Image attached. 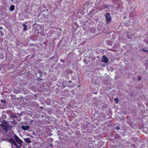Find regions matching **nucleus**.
<instances>
[{
    "mask_svg": "<svg viewBox=\"0 0 148 148\" xmlns=\"http://www.w3.org/2000/svg\"><path fill=\"white\" fill-rule=\"evenodd\" d=\"M101 61L103 62L107 63L108 61V59L105 56H103L101 59Z\"/></svg>",
    "mask_w": 148,
    "mask_h": 148,
    "instance_id": "39448f33",
    "label": "nucleus"
},
{
    "mask_svg": "<svg viewBox=\"0 0 148 148\" xmlns=\"http://www.w3.org/2000/svg\"><path fill=\"white\" fill-rule=\"evenodd\" d=\"M113 41L112 40H107V44L108 45H112Z\"/></svg>",
    "mask_w": 148,
    "mask_h": 148,
    "instance_id": "0eeeda50",
    "label": "nucleus"
},
{
    "mask_svg": "<svg viewBox=\"0 0 148 148\" xmlns=\"http://www.w3.org/2000/svg\"><path fill=\"white\" fill-rule=\"evenodd\" d=\"M42 74H41V75L40 74V77H41L42 76Z\"/></svg>",
    "mask_w": 148,
    "mask_h": 148,
    "instance_id": "a878e982",
    "label": "nucleus"
},
{
    "mask_svg": "<svg viewBox=\"0 0 148 148\" xmlns=\"http://www.w3.org/2000/svg\"><path fill=\"white\" fill-rule=\"evenodd\" d=\"M106 23H110L111 21V17L110 16V14L109 12L106 13L105 14Z\"/></svg>",
    "mask_w": 148,
    "mask_h": 148,
    "instance_id": "f257e3e1",
    "label": "nucleus"
},
{
    "mask_svg": "<svg viewBox=\"0 0 148 148\" xmlns=\"http://www.w3.org/2000/svg\"><path fill=\"white\" fill-rule=\"evenodd\" d=\"M1 59H3V58H4V56L3 55V54L2 53L1 54Z\"/></svg>",
    "mask_w": 148,
    "mask_h": 148,
    "instance_id": "6ab92c4d",
    "label": "nucleus"
},
{
    "mask_svg": "<svg viewBox=\"0 0 148 148\" xmlns=\"http://www.w3.org/2000/svg\"><path fill=\"white\" fill-rule=\"evenodd\" d=\"M24 140L27 143H29L31 142V141L30 140L29 138H25L24 139Z\"/></svg>",
    "mask_w": 148,
    "mask_h": 148,
    "instance_id": "6e6552de",
    "label": "nucleus"
},
{
    "mask_svg": "<svg viewBox=\"0 0 148 148\" xmlns=\"http://www.w3.org/2000/svg\"><path fill=\"white\" fill-rule=\"evenodd\" d=\"M116 129L117 130H119L120 129V127L119 126H117L116 127Z\"/></svg>",
    "mask_w": 148,
    "mask_h": 148,
    "instance_id": "a211bd4d",
    "label": "nucleus"
},
{
    "mask_svg": "<svg viewBox=\"0 0 148 148\" xmlns=\"http://www.w3.org/2000/svg\"><path fill=\"white\" fill-rule=\"evenodd\" d=\"M23 25L24 27L23 30L24 31H26L27 29V26L25 24H23Z\"/></svg>",
    "mask_w": 148,
    "mask_h": 148,
    "instance_id": "9d476101",
    "label": "nucleus"
},
{
    "mask_svg": "<svg viewBox=\"0 0 148 148\" xmlns=\"http://www.w3.org/2000/svg\"><path fill=\"white\" fill-rule=\"evenodd\" d=\"M0 29H1V28H1V27H0Z\"/></svg>",
    "mask_w": 148,
    "mask_h": 148,
    "instance_id": "c85d7f7f",
    "label": "nucleus"
},
{
    "mask_svg": "<svg viewBox=\"0 0 148 148\" xmlns=\"http://www.w3.org/2000/svg\"><path fill=\"white\" fill-rule=\"evenodd\" d=\"M30 128V127L29 126H21V128L24 130H26L29 129Z\"/></svg>",
    "mask_w": 148,
    "mask_h": 148,
    "instance_id": "423d86ee",
    "label": "nucleus"
},
{
    "mask_svg": "<svg viewBox=\"0 0 148 148\" xmlns=\"http://www.w3.org/2000/svg\"><path fill=\"white\" fill-rule=\"evenodd\" d=\"M15 8V6L14 5H12L10 6V10L12 11H13L14 10Z\"/></svg>",
    "mask_w": 148,
    "mask_h": 148,
    "instance_id": "1a4fd4ad",
    "label": "nucleus"
},
{
    "mask_svg": "<svg viewBox=\"0 0 148 148\" xmlns=\"http://www.w3.org/2000/svg\"><path fill=\"white\" fill-rule=\"evenodd\" d=\"M40 108H43V107H41H41H40Z\"/></svg>",
    "mask_w": 148,
    "mask_h": 148,
    "instance_id": "bb28decb",
    "label": "nucleus"
},
{
    "mask_svg": "<svg viewBox=\"0 0 148 148\" xmlns=\"http://www.w3.org/2000/svg\"><path fill=\"white\" fill-rule=\"evenodd\" d=\"M60 61L62 62L63 63H64V60H63L62 59H60Z\"/></svg>",
    "mask_w": 148,
    "mask_h": 148,
    "instance_id": "4be33fe9",
    "label": "nucleus"
},
{
    "mask_svg": "<svg viewBox=\"0 0 148 148\" xmlns=\"http://www.w3.org/2000/svg\"><path fill=\"white\" fill-rule=\"evenodd\" d=\"M38 72L39 74H40V75L43 74V73H42V71L40 69L38 70Z\"/></svg>",
    "mask_w": 148,
    "mask_h": 148,
    "instance_id": "ddd939ff",
    "label": "nucleus"
},
{
    "mask_svg": "<svg viewBox=\"0 0 148 148\" xmlns=\"http://www.w3.org/2000/svg\"><path fill=\"white\" fill-rule=\"evenodd\" d=\"M2 129L6 132H8V129L9 127V126L7 125V123H2L1 124Z\"/></svg>",
    "mask_w": 148,
    "mask_h": 148,
    "instance_id": "7ed1b4c3",
    "label": "nucleus"
},
{
    "mask_svg": "<svg viewBox=\"0 0 148 148\" xmlns=\"http://www.w3.org/2000/svg\"><path fill=\"white\" fill-rule=\"evenodd\" d=\"M109 6V5H104V9H106Z\"/></svg>",
    "mask_w": 148,
    "mask_h": 148,
    "instance_id": "4468645a",
    "label": "nucleus"
},
{
    "mask_svg": "<svg viewBox=\"0 0 148 148\" xmlns=\"http://www.w3.org/2000/svg\"><path fill=\"white\" fill-rule=\"evenodd\" d=\"M8 141L12 145H13L15 146V147L18 148H20V146L17 145L15 141L12 138H10Z\"/></svg>",
    "mask_w": 148,
    "mask_h": 148,
    "instance_id": "f03ea898",
    "label": "nucleus"
},
{
    "mask_svg": "<svg viewBox=\"0 0 148 148\" xmlns=\"http://www.w3.org/2000/svg\"><path fill=\"white\" fill-rule=\"evenodd\" d=\"M37 80L39 81H40L41 80H43L42 79L40 78V77H38L37 78Z\"/></svg>",
    "mask_w": 148,
    "mask_h": 148,
    "instance_id": "dca6fc26",
    "label": "nucleus"
},
{
    "mask_svg": "<svg viewBox=\"0 0 148 148\" xmlns=\"http://www.w3.org/2000/svg\"><path fill=\"white\" fill-rule=\"evenodd\" d=\"M115 101L116 103H118L119 102V99H115Z\"/></svg>",
    "mask_w": 148,
    "mask_h": 148,
    "instance_id": "f3484780",
    "label": "nucleus"
},
{
    "mask_svg": "<svg viewBox=\"0 0 148 148\" xmlns=\"http://www.w3.org/2000/svg\"><path fill=\"white\" fill-rule=\"evenodd\" d=\"M13 138L15 139V141L20 145H21L22 143V141L19 138L15 135H14Z\"/></svg>",
    "mask_w": 148,
    "mask_h": 148,
    "instance_id": "20e7f679",
    "label": "nucleus"
},
{
    "mask_svg": "<svg viewBox=\"0 0 148 148\" xmlns=\"http://www.w3.org/2000/svg\"><path fill=\"white\" fill-rule=\"evenodd\" d=\"M1 101L3 103L5 104L6 103V100H3V99H1Z\"/></svg>",
    "mask_w": 148,
    "mask_h": 148,
    "instance_id": "2eb2a0df",
    "label": "nucleus"
},
{
    "mask_svg": "<svg viewBox=\"0 0 148 148\" xmlns=\"http://www.w3.org/2000/svg\"><path fill=\"white\" fill-rule=\"evenodd\" d=\"M95 5L96 6V7H98V6H97V5H99V3H95Z\"/></svg>",
    "mask_w": 148,
    "mask_h": 148,
    "instance_id": "412c9836",
    "label": "nucleus"
},
{
    "mask_svg": "<svg viewBox=\"0 0 148 148\" xmlns=\"http://www.w3.org/2000/svg\"><path fill=\"white\" fill-rule=\"evenodd\" d=\"M52 146H53V145H52V144H51L50 145H49V146H50V147H52Z\"/></svg>",
    "mask_w": 148,
    "mask_h": 148,
    "instance_id": "393cba45",
    "label": "nucleus"
},
{
    "mask_svg": "<svg viewBox=\"0 0 148 148\" xmlns=\"http://www.w3.org/2000/svg\"><path fill=\"white\" fill-rule=\"evenodd\" d=\"M141 51H144V52H147L148 53V50H146L145 49H141Z\"/></svg>",
    "mask_w": 148,
    "mask_h": 148,
    "instance_id": "f8f14e48",
    "label": "nucleus"
},
{
    "mask_svg": "<svg viewBox=\"0 0 148 148\" xmlns=\"http://www.w3.org/2000/svg\"><path fill=\"white\" fill-rule=\"evenodd\" d=\"M0 29H1V28H1V27H0Z\"/></svg>",
    "mask_w": 148,
    "mask_h": 148,
    "instance_id": "cd10ccee",
    "label": "nucleus"
},
{
    "mask_svg": "<svg viewBox=\"0 0 148 148\" xmlns=\"http://www.w3.org/2000/svg\"><path fill=\"white\" fill-rule=\"evenodd\" d=\"M138 78L139 81L140 80L141 78L140 77H138Z\"/></svg>",
    "mask_w": 148,
    "mask_h": 148,
    "instance_id": "5701e85b",
    "label": "nucleus"
},
{
    "mask_svg": "<svg viewBox=\"0 0 148 148\" xmlns=\"http://www.w3.org/2000/svg\"><path fill=\"white\" fill-rule=\"evenodd\" d=\"M68 82L69 83H71L72 82V81L71 80H69Z\"/></svg>",
    "mask_w": 148,
    "mask_h": 148,
    "instance_id": "b1692460",
    "label": "nucleus"
},
{
    "mask_svg": "<svg viewBox=\"0 0 148 148\" xmlns=\"http://www.w3.org/2000/svg\"><path fill=\"white\" fill-rule=\"evenodd\" d=\"M145 42L146 43L148 44V40H145Z\"/></svg>",
    "mask_w": 148,
    "mask_h": 148,
    "instance_id": "aec40b11",
    "label": "nucleus"
},
{
    "mask_svg": "<svg viewBox=\"0 0 148 148\" xmlns=\"http://www.w3.org/2000/svg\"><path fill=\"white\" fill-rule=\"evenodd\" d=\"M17 117H18V116H16V115H15L14 114H13L11 116V118H17Z\"/></svg>",
    "mask_w": 148,
    "mask_h": 148,
    "instance_id": "9b49d317",
    "label": "nucleus"
}]
</instances>
